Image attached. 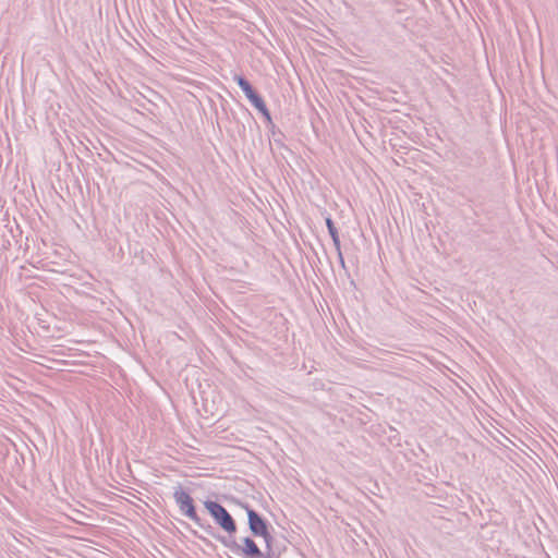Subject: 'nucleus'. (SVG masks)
I'll list each match as a JSON object with an SVG mask.
<instances>
[{"mask_svg":"<svg viewBox=\"0 0 558 558\" xmlns=\"http://www.w3.org/2000/svg\"><path fill=\"white\" fill-rule=\"evenodd\" d=\"M274 537L269 541H265V550H262V557L258 558H279V554H277L272 547Z\"/></svg>","mask_w":558,"mask_h":558,"instance_id":"obj_7","label":"nucleus"},{"mask_svg":"<svg viewBox=\"0 0 558 558\" xmlns=\"http://www.w3.org/2000/svg\"><path fill=\"white\" fill-rule=\"evenodd\" d=\"M216 541L220 542L223 546L229 548L232 553L242 555L244 558H258L262 557V549L258 547L256 542L250 537L245 536L241 538V543H239L234 536L226 537L225 535L219 534L215 531L211 536Z\"/></svg>","mask_w":558,"mask_h":558,"instance_id":"obj_2","label":"nucleus"},{"mask_svg":"<svg viewBox=\"0 0 558 558\" xmlns=\"http://www.w3.org/2000/svg\"><path fill=\"white\" fill-rule=\"evenodd\" d=\"M271 136L274 137V142L279 147L287 148L284 143L282 142V138L284 137V134L274 124V129L268 128Z\"/></svg>","mask_w":558,"mask_h":558,"instance_id":"obj_8","label":"nucleus"},{"mask_svg":"<svg viewBox=\"0 0 558 558\" xmlns=\"http://www.w3.org/2000/svg\"><path fill=\"white\" fill-rule=\"evenodd\" d=\"M233 80L245 94L252 106L263 116L266 126L274 129L270 111L262 95L252 86L251 82L244 75L235 74Z\"/></svg>","mask_w":558,"mask_h":558,"instance_id":"obj_3","label":"nucleus"},{"mask_svg":"<svg viewBox=\"0 0 558 558\" xmlns=\"http://www.w3.org/2000/svg\"><path fill=\"white\" fill-rule=\"evenodd\" d=\"M244 109H245L246 113H247L248 116H251L250 110H248V109H246V108H244Z\"/></svg>","mask_w":558,"mask_h":558,"instance_id":"obj_11","label":"nucleus"},{"mask_svg":"<svg viewBox=\"0 0 558 558\" xmlns=\"http://www.w3.org/2000/svg\"><path fill=\"white\" fill-rule=\"evenodd\" d=\"M192 533H193L194 536H196L198 539H201L206 546H209L211 548H216V546L214 545V543L209 538L203 536L202 534H198L197 531H195V530H192Z\"/></svg>","mask_w":558,"mask_h":558,"instance_id":"obj_9","label":"nucleus"},{"mask_svg":"<svg viewBox=\"0 0 558 558\" xmlns=\"http://www.w3.org/2000/svg\"><path fill=\"white\" fill-rule=\"evenodd\" d=\"M336 251H337V255H338V259H339L341 268H343L347 271V266H345V262H344V258L342 255L341 245L339 246V250H336Z\"/></svg>","mask_w":558,"mask_h":558,"instance_id":"obj_10","label":"nucleus"},{"mask_svg":"<svg viewBox=\"0 0 558 558\" xmlns=\"http://www.w3.org/2000/svg\"><path fill=\"white\" fill-rule=\"evenodd\" d=\"M173 498L179 507L180 512L192 520L197 526H199L206 534L213 536L216 529L209 524L205 519L201 518L196 511L194 499L191 495L185 492L181 485L174 488Z\"/></svg>","mask_w":558,"mask_h":558,"instance_id":"obj_1","label":"nucleus"},{"mask_svg":"<svg viewBox=\"0 0 558 558\" xmlns=\"http://www.w3.org/2000/svg\"><path fill=\"white\" fill-rule=\"evenodd\" d=\"M204 507L215 523L228 533L227 537H233L236 534L238 525L235 520L220 502L207 499L204 501Z\"/></svg>","mask_w":558,"mask_h":558,"instance_id":"obj_4","label":"nucleus"},{"mask_svg":"<svg viewBox=\"0 0 558 558\" xmlns=\"http://www.w3.org/2000/svg\"><path fill=\"white\" fill-rule=\"evenodd\" d=\"M236 504L245 509L248 530L253 536L263 537L264 541H269L274 537L270 533V529H272L270 523L259 512L240 500H236Z\"/></svg>","mask_w":558,"mask_h":558,"instance_id":"obj_5","label":"nucleus"},{"mask_svg":"<svg viewBox=\"0 0 558 558\" xmlns=\"http://www.w3.org/2000/svg\"><path fill=\"white\" fill-rule=\"evenodd\" d=\"M325 222H326V227L328 229V233H329V235L332 240V243L335 245V248L339 250V246L341 245V243H340L339 232H338V229H337L333 220L331 219V217H326Z\"/></svg>","mask_w":558,"mask_h":558,"instance_id":"obj_6","label":"nucleus"}]
</instances>
